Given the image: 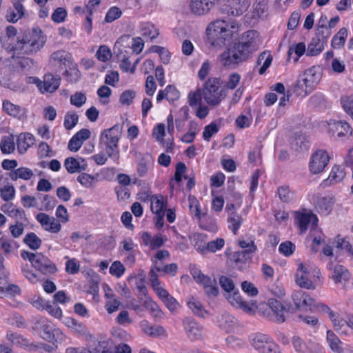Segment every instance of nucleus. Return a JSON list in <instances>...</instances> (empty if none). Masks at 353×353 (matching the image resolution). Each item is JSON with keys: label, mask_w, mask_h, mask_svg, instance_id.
Wrapping results in <instances>:
<instances>
[{"label": "nucleus", "mask_w": 353, "mask_h": 353, "mask_svg": "<svg viewBox=\"0 0 353 353\" xmlns=\"http://www.w3.org/2000/svg\"><path fill=\"white\" fill-rule=\"evenodd\" d=\"M290 146L295 152H301L307 150L310 144L305 135L300 133L295 134L294 137L291 141Z\"/></svg>", "instance_id": "obj_36"}, {"label": "nucleus", "mask_w": 353, "mask_h": 353, "mask_svg": "<svg viewBox=\"0 0 353 353\" xmlns=\"http://www.w3.org/2000/svg\"><path fill=\"white\" fill-rule=\"evenodd\" d=\"M292 344L297 353H312V347L306 344L300 337L294 336Z\"/></svg>", "instance_id": "obj_59"}, {"label": "nucleus", "mask_w": 353, "mask_h": 353, "mask_svg": "<svg viewBox=\"0 0 353 353\" xmlns=\"http://www.w3.org/2000/svg\"><path fill=\"white\" fill-rule=\"evenodd\" d=\"M228 228L234 234H236L239 229L241 226L243 219L239 214L232 212L230 214L228 218Z\"/></svg>", "instance_id": "obj_43"}, {"label": "nucleus", "mask_w": 353, "mask_h": 353, "mask_svg": "<svg viewBox=\"0 0 353 353\" xmlns=\"http://www.w3.org/2000/svg\"><path fill=\"white\" fill-rule=\"evenodd\" d=\"M334 330L341 335H351L353 333V321L341 317L337 313L330 319Z\"/></svg>", "instance_id": "obj_19"}, {"label": "nucleus", "mask_w": 353, "mask_h": 353, "mask_svg": "<svg viewBox=\"0 0 353 353\" xmlns=\"http://www.w3.org/2000/svg\"><path fill=\"white\" fill-rule=\"evenodd\" d=\"M72 61L71 54L65 50H57L53 52L50 58V63L52 65H59V66L69 67Z\"/></svg>", "instance_id": "obj_27"}, {"label": "nucleus", "mask_w": 353, "mask_h": 353, "mask_svg": "<svg viewBox=\"0 0 353 353\" xmlns=\"http://www.w3.org/2000/svg\"><path fill=\"white\" fill-rule=\"evenodd\" d=\"M327 125L330 132H332L333 134L336 133L339 137L352 134L349 123L345 121L330 120Z\"/></svg>", "instance_id": "obj_25"}, {"label": "nucleus", "mask_w": 353, "mask_h": 353, "mask_svg": "<svg viewBox=\"0 0 353 353\" xmlns=\"http://www.w3.org/2000/svg\"><path fill=\"white\" fill-rule=\"evenodd\" d=\"M225 245V240L222 238H218L215 240L209 241L206 246L200 250L202 254H205L206 252L214 253L216 251L221 250Z\"/></svg>", "instance_id": "obj_51"}, {"label": "nucleus", "mask_w": 353, "mask_h": 353, "mask_svg": "<svg viewBox=\"0 0 353 353\" xmlns=\"http://www.w3.org/2000/svg\"><path fill=\"white\" fill-rule=\"evenodd\" d=\"M154 160L149 154H143L140 157L137 164V173L141 177L145 176L148 170L152 167Z\"/></svg>", "instance_id": "obj_33"}, {"label": "nucleus", "mask_w": 353, "mask_h": 353, "mask_svg": "<svg viewBox=\"0 0 353 353\" xmlns=\"http://www.w3.org/2000/svg\"><path fill=\"white\" fill-rule=\"evenodd\" d=\"M35 142L34 135L29 132H22L17 136V147L18 152L21 154H25L28 150L32 147Z\"/></svg>", "instance_id": "obj_24"}, {"label": "nucleus", "mask_w": 353, "mask_h": 353, "mask_svg": "<svg viewBox=\"0 0 353 353\" xmlns=\"http://www.w3.org/2000/svg\"><path fill=\"white\" fill-rule=\"evenodd\" d=\"M272 61V57L270 53L264 52L259 56L257 63L259 65L262 64V66L259 70L260 74L265 73L266 70L270 66Z\"/></svg>", "instance_id": "obj_58"}, {"label": "nucleus", "mask_w": 353, "mask_h": 353, "mask_svg": "<svg viewBox=\"0 0 353 353\" xmlns=\"http://www.w3.org/2000/svg\"><path fill=\"white\" fill-rule=\"evenodd\" d=\"M64 166L70 174L76 172L80 173L87 170L88 163L86 161L81 157H68L65 159Z\"/></svg>", "instance_id": "obj_21"}, {"label": "nucleus", "mask_w": 353, "mask_h": 353, "mask_svg": "<svg viewBox=\"0 0 353 353\" xmlns=\"http://www.w3.org/2000/svg\"><path fill=\"white\" fill-rule=\"evenodd\" d=\"M330 161L327 153L323 150L314 152L309 161V170L313 174L322 172L327 165Z\"/></svg>", "instance_id": "obj_12"}, {"label": "nucleus", "mask_w": 353, "mask_h": 353, "mask_svg": "<svg viewBox=\"0 0 353 353\" xmlns=\"http://www.w3.org/2000/svg\"><path fill=\"white\" fill-rule=\"evenodd\" d=\"M6 339L12 344L21 347H27L29 345V341L21 334L14 333L12 331H8L6 333Z\"/></svg>", "instance_id": "obj_54"}, {"label": "nucleus", "mask_w": 353, "mask_h": 353, "mask_svg": "<svg viewBox=\"0 0 353 353\" xmlns=\"http://www.w3.org/2000/svg\"><path fill=\"white\" fill-rule=\"evenodd\" d=\"M203 98V92L201 88H198L194 91H191L188 95V102L190 106L196 107L201 105Z\"/></svg>", "instance_id": "obj_62"}, {"label": "nucleus", "mask_w": 353, "mask_h": 353, "mask_svg": "<svg viewBox=\"0 0 353 353\" xmlns=\"http://www.w3.org/2000/svg\"><path fill=\"white\" fill-rule=\"evenodd\" d=\"M292 301L299 310H307L314 304V299L311 298L305 292L299 290L295 291L292 294Z\"/></svg>", "instance_id": "obj_20"}, {"label": "nucleus", "mask_w": 353, "mask_h": 353, "mask_svg": "<svg viewBox=\"0 0 353 353\" xmlns=\"http://www.w3.org/2000/svg\"><path fill=\"white\" fill-rule=\"evenodd\" d=\"M334 203L332 197H321L316 202V209L320 214L327 216L332 210Z\"/></svg>", "instance_id": "obj_32"}, {"label": "nucleus", "mask_w": 353, "mask_h": 353, "mask_svg": "<svg viewBox=\"0 0 353 353\" xmlns=\"http://www.w3.org/2000/svg\"><path fill=\"white\" fill-rule=\"evenodd\" d=\"M340 101L343 110L353 119V93L341 96Z\"/></svg>", "instance_id": "obj_56"}, {"label": "nucleus", "mask_w": 353, "mask_h": 353, "mask_svg": "<svg viewBox=\"0 0 353 353\" xmlns=\"http://www.w3.org/2000/svg\"><path fill=\"white\" fill-rule=\"evenodd\" d=\"M141 305L146 310H148L150 314L155 318H161L163 312L160 309L158 304L154 301L150 297L146 295L139 298Z\"/></svg>", "instance_id": "obj_30"}, {"label": "nucleus", "mask_w": 353, "mask_h": 353, "mask_svg": "<svg viewBox=\"0 0 353 353\" xmlns=\"http://www.w3.org/2000/svg\"><path fill=\"white\" fill-rule=\"evenodd\" d=\"M61 78L59 75L46 74L41 81L37 77L33 78V83L37 86L41 93H52L59 87Z\"/></svg>", "instance_id": "obj_11"}, {"label": "nucleus", "mask_w": 353, "mask_h": 353, "mask_svg": "<svg viewBox=\"0 0 353 353\" xmlns=\"http://www.w3.org/2000/svg\"><path fill=\"white\" fill-rule=\"evenodd\" d=\"M166 206L167 202L162 195L155 194L151 196L150 209L154 214L165 213Z\"/></svg>", "instance_id": "obj_35"}, {"label": "nucleus", "mask_w": 353, "mask_h": 353, "mask_svg": "<svg viewBox=\"0 0 353 353\" xmlns=\"http://www.w3.org/2000/svg\"><path fill=\"white\" fill-rule=\"evenodd\" d=\"M227 2L222 8L223 12L232 16L243 14L250 6V0H227Z\"/></svg>", "instance_id": "obj_15"}, {"label": "nucleus", "mask_w": 353, "mask_h": 353, "mask_svg": "<svg viewBox=\"0 0 353 353\" xmlns=\"http://www.w3.org/2000/svg\"><path fill=\"white\" fill-rule=\"evenodd\" d=\"M258 33L255 30H249L244 33L241 41L231 48L225 50L221 54V61L224 66H234L245 61L254 52L257 50L256 38Z\"/></svg>", "instance_id": "obj_1"}, {"label": "nucleus", "mask_w": 353, "mask_h": 353, "mask_svg": "<svg viewBox=\"0 0 353 353\" xmlns=\"http://www.w3.org/2000/svg\"><path fill=\"white\" fill-rule=\"evenodd\" d=\"M21 256L24 260H28L34 268L43 274H52L57 271L55 264L40 252L23 251Z\"/></svg>", "instance_id": "obj_8"}, {"label": "nucleus", "mask_w": 353, "mask_h": 353, "mask_svg": "<svg viewBox=\"0 0 353 353\" xmlns=\"http://www.w3.org/2000/svg\"><path fill=\"white\" fill-rule=\"evenodd\" d=\"M23 242L32 250H37L41 245V239L34 232L28 233Z\"/></svg>", "instance_id": "obj_57"}, {"label": "nucleus", "mask_w": 353, "mask_h": 353, "mask_svg": "<svg viewBox=\"0 0 353 353\" xmlns=\"http://www.w3.org/2000/svg\"><path fill=\"white\" fill-rule=\"evenodd\" d=\"M77 180L83 187L86 188L94 187L97 182V176L85 172L81 173L77 176Z\"/></svg>", "instance_id": "obj_55"}, {"label": "nucleus", "mask_w": 353, "mask_h": 353, "mask_svg": "<svg viewBox=\"0 0 353 353\" xmlns=\"http://www.w3.org/2000/svg\"><path fill=\"white\" fill-rule=\"evenodd\" d=\"M321 79L319 67H311L305 70L296 83L297 95L305 97L312 92Z\"/></svg>", "instance_id": "obj_5"}, {"label": "nucleus", "mask_w": 353, "mask_h": 353, "mask_svg": "<svg viewBox=\"0 0 353 353\" xmlns=\"http://www.w3.org/2000/svg\"><path fill=\"white\" fill-rule=\"evenodd\" d=\"M0 150L4 154H10L14 152L15 143L12 134L2 137L0 141Z\"/></svg>", "instance_id": "obj_42"}, {"label": "nucleus", "mask_w": 353, "mask_h": 353, "mask_svg": "<svg viewBox=\"0 0 353 353\" xmlns=\"http://www.w3.org/2000/svg\"><path fill=\"white\" fill-rule=\"evenodd\" d=\"M0 196L4 201H12L15 196L14 187L9 183L4 185H0Z\"/></svg>", "instance_id": "obj_52"}, {"label": "nucleus", "mask_w": 353, "mask_h": 353, "mask_svg": "<svg viewBox=\"0 0 353 353\" xmlns=\"http://www.w3.org/2000/svg\"><path fill=\"white\" fill-rule=\"evenodd\" d=\"M320 270L310 265L300 263L296 274V283L302 288L314 290L319 280Z\"/></svg>", "instance_id": "obj_6"}, {"label": "nucleus", "mask_w": 353, "mask_h": 353, "mask_svg": "<svg viewBox=\"0 0 353 353\" xmlns=\"http://www.w3.org/2000/svg\"><path fill=\"white\" fill-rule=\"evenodd\" d=\"M33 176V172L28 168L21 167L12 171L10 174V179L16 181L18 179L29 180Z\"/></svg>", "instance_id": "obj_48"}, {"label": "nucleus", "mask_w": 353, "mask_h": 353, "mask_svg": "<svg viewBox=\"0 0 353 353\" xmlns=\"http://www.w3.org/2000/svg\"><path fill=\"white\" fill-rule=\"evenodd\" d=\"M64 323L66 326L79 334L83 335L87 332L86 326L83 323H81L73 318H66Z\"/></svg>", "instance_id": "obj_46"}, {"label": "nucleus", "mask_w": 353, "mask_h": 353, "mask_svg": "<svg viewBox=\"0 0 353 353\" xmlns=\"http://www.w3.org/2000/svg\"><path fill=\"white\" fill-rule=\"evenodd\" d=\"M252 254H248L243 251L234 252L231 255V260L234 263L236 268L241 270L244 268L248 261L252 259Z\"/></svg>", "instance_id": "obj_41"}, {"label": "nucleus", "mask_w": 353, "mask_h": 353, "mask_svg": "<svg viewBox=\"0 0 353 353\" xmlns=\"http://www.w3.org/2000/svg\"><path fill=\"white\" fill-rule=\"evenodd\" d=\"M187 304L188 307L192 311V312L194 314L201 317L205 316L206 311L204 309L201 303L199 300H197L194 297H190L187 301Z\"/></svg>", "instance_id": "obj_49"}, {"label": "nucleus", "mask_w": 353, "mask_h": 353, "mask_svg": "<svg viewBox=\"0 0 353 353\" xmlns=\"http://www.w3.org/2000/svg\"><path fill=\"white\" fill-rule=\"evenodd\" d=\"M203 99L210 106L219 105L225 99V94L221 88L219 79L215 77L209 78L201 88Z\"/></svg>", "instance_id": "obj_7"}, {"label": "nucleus", "mask_w": 353, "mask_h": 353, "mask_svg": "<svg viewBox=\"0 0 353 353\" xmlns=\"http://www.w3.org/2000/svg\"><path fill=\"white\" fill-rule=\"evenodd\" d=\"M140 327L143 332L151 337H158L166 335L165 328L159 325H152L147 320H143L140 322Z\"/></svg>", "instance_id": "obj_26"}, {"label": "nucleus", "mask_w": 353, "mask_h": 353, "mask_svg": "<svg viewBox=\"0 0 353 353\" xmlns=\"http://www.w3.org/2000/svg\"><path fill=\"white\" fill-rule=\"evenodd\" d=\"M239 246L243 249L242 251L248 254L253 255L257 251V246L254 243V239L252 237L248 239H239L238 241Z\"/></svg>", "instance_id": "obj_47"}, {"label": "nucleus", "mask_w": 353, "mask_h": 353, "mask_svg": "<svg viewBox=\"0 0 353 353\" xmlns=\"http://www.w3.org/2000/svg\"><path fill=\"white\" fill-rule=\"evenodd\" d=\"M216 323L219 328L226 332H231L236 327V319L229 313L224 312L216 318Z\"/></svg>", "instance_id": "obj_23"}, {"label": "nucleus", "mask_w": 353, "mask_h": 353, "mask_svg": "<svg viewBox=\"0 0 353 353\" xmlns=\"http://www.w3.org/2000/svg\"><path fill=\"white\" fill-rule=\"evenodd\" d=\"M228 300L233 306L241 308L248 313L253 312L255 307L254 303L250 304L246 301H244L241 294L238 292H235L232 294L229 295L228 296Z\"/></svg>", "instance_id": "obj_28"}, {"label": "nucleus", "mask_w": 353, "mask_h": 353, "mask_svg": "<svg viewBox=\"0 0 353 353\" xmlns=\"http://www.w3.org/2000/svg\"><path fill=\"white\" fill-rule=\"evenodd\" d=\"M307 53L306 46L303 42H299L298 43H294L292 45L288 50V56L290 57L292 53H294L296 57L294 59L295 61H297L304 54V53Z\"/></svg>", "instance_id": "obj_61"}, {"label": "nucleus", "mask_w": 353, "mask_h": 353, "mask_svg": "<svg viewBox=\"0 0 353 353\" xmlns=\"http://www.w3.org/2000/svg\"><path fill=\"white\" fill-rule=\"evenodd\" d=\"M326 43L325 39H320L319 37H313L307 46V55H318L323 50Z\"/></svg>", "instance_id": "obj_38"}, {"label": "nucleus", "mask_w": 353, "mask_h": 353, "mask_svg": "<svg viewBox=\"0 0 353 353\" xmlns=\"http://www.w3.org/2000/svg\"><path fill=\"white\" fill-rule=\"evenodd\" d=\"M79 117L74 112H68L64 117L63 125L66 130H72L78 123Z\"/></svg>", "instance_id": "obj_64"}, {"label": "nucleus", "mask_w": 353, "mask_h": 353, "mask_svg": "<svg viewBox=\"0 0 353 353\" xmlns=\"http://www.w3.org/2000/svg\"><path fill=\"white\" fill-rule=\"evenodd\" d=\"M345 176V171L344 168L340 165H334L328 176V178L324 181L326 184L332 185L336 183L341 181Z\"/></svg>", "instance_id": "obj_40"}, {"label": "nucleus", "mask_w": 353, "mask_h": 353, "mask_svg": "<svg viewBox=\"0 0 353 353\" xmlns=\"http://www.w3.org/2000/svg\"><path fill=\"white\" fill-rule=\"evenodd\" d=\"M37 221L39 223L42 228L51 233H58L61 229V225L59 221L53 216L40 212L36 216Z\"/></svg>", "instance_id": "obj_17"}, {"label": "nucleus", "mask_w": 353, "mask_h": 353, "mask_svg": "<svg viewBox=\"0 0 353 353\" xmlns=\"http://www.w3.org/2000/svg\"><path fill=\"white\" fill-rule=\"evenodd\" d=\"M207 35L211 44L214 46H221L230 42L239 31V26L234 21L221 19L211 22L207 27Z\"/></svg>", "instance_id": "obj_2"}, {"label": "nucleus", "mask_w": 353, "mask_h": 353, "mask_svg": "<svg viewBox=\"0 0 353 353\" xmlns=\"http://www.w3.org/2000/svg\"><path fill=\"white\" fill-rule=\"evenodd\" d=\"M183 326L185 332L191 341L199 340L203 336V327L190 317L183 320Z\"/></svg>", "instance_id": "obj_16"}, {"label": "nucleus", "mask_w": 353, "mask_h": 353, "mask_svg": "<svg viewBox=\"0 0 353 353\" xmlns=\"http://www.w3.org/2000/svg\"><path fill=\"white\" fill-rule=\"evenodd\" d=\"M277 194L283 203H290L294 201V194L288 186H281L278 188Z\"/></svg>", "instance_id": "obj_60"}, {"label": "nucleus", "mask_w": 353, "mask_h": 353, "mask_svg": "<svg viewBox=\"0 0 353 353\" xmlns=\"http://www.w3.org/2000/svg\"><path fill=\"white\" fill-rule=\"evenodd\" d=\"M46 43L45 37L39 28H33L21 40H19L14 47L23 54L34 53L40 50Z\"/></svg>", "instance_id": "obj_4"}, {"label": "nucleus", "mask_w": 353, "mask_h": 353, "mask_svg": "<svg viewBox=\"0 0 353 353\" xmlns=\"http://www.w3.org/2000/svg\"><path fill=\"white\" fill-rule=\"evenodd\" d=\"M327 341L330 348L335 353H347L352 350L348 345L343 343L331 330L327 332Z\"/></svg>", "instance_id": "obj_22"}, {"label": "nucleus", "mask_w": 353, "mask_h": 353, "mask_svg": "<svg viewBox=\"0 0 353 353\" xmlns=\"http://www.w3.org/2000/svg\"><path fill=\"white\" fill-rule=\"evenodd\" d=\"M250 345L258 353H282L274 340L263 333H254L249 336Z\"/></svg>", "instance_id": "obj_9"}, {"label": "nucleus", "mask_w": 353, "mask_h": 353, "mask_svg": "<svg viewBox=\"0 0 353 353\" xmlns=\"http://www.w3.org/2000/svg\"><path fill=\"white\" fill-rule=\"evenodd\" d=\"M347 37V30L345 28H341L337 34L332 39L331 46L334 49H341L345 45Z\"/></svg>", "instance_id": "obj_45"}, {"label": "nucleus", "mask_w": 353, "mask_h": 353, "mask_svg": "<svg viewBox=\"0 0 353 353\" xmlns=\"http://www.w3.org/2000/svg\"><path fill=\"white\" fill-rule=\"evenodd\" d=\"M19 247L18 243L7 236H3L0 238V250L4 254L7 255L13 252Z\"/></svg>", "instance_id": "obj_44"}, {"label": "nucleus", "mask_w": 353, "mask_h": 353, "mask_svg": "<svg viewBox=\"0 0 353 353\" xmlns=\"http://www.w3.org/2000/svg\"><path fill=\"white\" fill-rule=\"evenodd\" d=\"M295 219L301 233L307 231L309 225L312 229H314L318 224V218L316 214L305 209L295 212Z\"/></svg>", "instance_id": "obj_13"}, {"label": "nucleus", "mask_w": 353, "mask_h": 353, "mask_svg": "<svg viewBox=\"0 0 353 353\" xmlns=\"http://www.w3.org/2000/svg\"><path fill=\"white\" fill-rule=\"evenodd\" d=\"M5 321L17 328H26L28 323L25 319L19 314L14 312L5 319Z\"/></svg>", "instance_id": "obj_50"}, {"label": "nucleus", "mask_w": 353, "mask_h": 353, "mask_svg": "<svg viewBox=\"0 0 353 353\" xmlns=\"http://www.w3.org/2000/svg\"><path fill=\"white\" fill-rule=\"evenodd\" d=\"M3 108L9 115L20 119L26 114V109L19 105L14 104L8 100L3 101Z\"/></svg>", "instance_id": "obj_37"}, {"label": "nucleus", "mask_w": 353, "mask_h": 353, "mask_svg": "<svg viewBox=\"0 0 353 353\" xmlns=\"http://www.w3.org/2000/svg\"><path fill=\"white\" fill-rule=\"evenodd\" d=\"M141 32L142 36L146 37L150 40L157 38L159 35L158 30L153 24L149 22L141 24Z\"/></svg>", "instance_id": "obj_53"}, {"label": "nucleus", "mask_w": 353, "mask_h": 353, "mask_svg": "<svg viewBox=\"0 0 353 353\" xmlns=\"http://www.w3.org/2000/svg\"><path fill=\"white\" fill-rule=\"evenodd\" d=\"M24 14V8L19 1H14L13 7L10 8L6 12V19L9 22L15 23Z\"/></svg>", "instance_id": "obj_34"}, {"label": "nucleus", "mask_w": 353, "mask_h": 353, "mask_svg": "<svg viewBox=\"0 0 353 353\" xmlns=\"http://www.w3.org/2000/svg\"><path fill=\"white\" fill-rule=\"evenodd\" d=\"M37 197L39 199L41 200L42 202V206L41 208H38L39 210L48 211L53 209L54 207L55 201L52 196L47 194L43 195L39 194Z\"/></svg>", "instance_id": "obj_63"}, {"label": "nucleus", "mask_w": 353, "mask_h": 353, "mask_svg": "<svg viewBox=\"0 0 353 353\" xmlns=\"http://www.w3.org/2000/svg\"><path fill=\"white\" fill-rule=\"evenodd\" d=\"M1 210L12 218H14L24 222L28 221L25 211L21 208H15L11 203L3 204L1 207Z\"/></svg>", "instance_id": "obj_31"}, {"label": "nucleus", "mask_w": 353, "mask_h": 353, "mask_svg": "<svg viewBox=\"0 0 353 353\" xmlns=\"http://www.w3.org/2000/svg\"><path fill=\"white\" fill-rule=\"evenodd\" d=\"M327 268L332 270L331 279L336 284H339L345 290L353 288V281L349 270L342 265L333 267L331 263H327Z\"/></svg>", "instance_id": "obj_10"}, {"label": "nucleus", "mask_w": 353, "mask_h": 353, "mask_svg": "<svg viewBox=\"0 0 353 353\" xmlns=\"http://www.w3.org/2000/svg\"><path fill=\"white\" fill-rule=\"evenodd\" d=\"M268 307L271 310L270 319L277 323H283L287 319L288 311L278 300L271 299L268 301Z\"/></svg>", "instance_id": "obj_14"}, {"label": "nucleus", "mask_w": 353, "mask_h": 353, "mask_svg": "<svg viewBox=\"0 0 353 353\" xmlns=\"http://www.w3.org/2000/svg\"><path fill=\"white\" fill-rule=\"evenodd\" d=\"M121 126L116 124L110 128L104 130L100 135L99 145L114 161H117L119 157L118 143L121 137Z\"/></svg>", "instance_id": "obj_3"}, {"label": "nucleus", "mask_w": 353, "mask_h": 353, "mask_svg": "<svg viewBox=\"0 0 353 353\" xmlns=\"http://www.w3.org/2000/svg\"><path fill=\"white\" fill-rule=\"evenodd\" d=\"M190 272L194 279L196 283L201 285L203 289L210 284H215V279L205 275L196 267L192 268Z\"/></svg>", "instance_id": "obj_39"}, {"label": "nucleus", "mask_w": 353, "mask_h": 353, "mask_svg": "<svg viewBox=\"0 0 353 353\" xmlns=\"http://www.w3.org/2000/svg\"><path fill=\"white\" fill-rule=\"evenodd\" d=\"M219 0H191L190 9L197 16H203L210 12Z\"/></svg>", "instance_id": "obj_18"}, {"label": "nucleus", "mask_w": 353, "mask_h": 353, "mask_svg": "<svg viewBox=\"0 0 353 353\" xmlns=\"http://www.w3.org/2000/svg\"><path fill=\"white\" fill-rule=\"evenodd\" d=\"M149 280L151 286L159 299L163 301L170 294L161 285V281L158 279V275L153 270L149 272Z\"/></svg>", "instance_id": "obj_29"}]
</instances>
